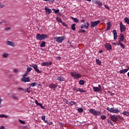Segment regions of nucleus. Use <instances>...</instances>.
I'll return each mask as SVG.
<instances>
[{"label": "nucleus", "instance_id": "1", "mask_svg": "<svg viewBox=\"0 0 129 129\" xmlns=\"http://www.w3.org/2000/svg\"><path fill=\"white\" fill-rule=\"evenodd\" d=\"M70 75L74 77V79H78V78H81V74L76 73V72H71Z\"/></svg>", "mask_w": 129, "mask_h": 129}, {"label": "nucleus", "instance_id": "2", "mask_svg": "<svg viewBox=\"0 0 129 129\" xmlns=\"http://www.w3.org/2000/svg\"><path fill=\"white\" fill-rule=\"evenodd\" d=\"M107 110L113 113H119V112H120V111L117 109H113V108H110L109 107H107Z\"/></svg>", "mask_w": 129, "mask_h": 129}, {"label": "nucleus", "instance_id": "3", "mask_svg": "<svg viewBox=\"0 0 129 129\" xmlns=\"http://www.w3.org/2000/svg\"><path fill=\"white\" fill-rule=\"evenodd\" d=\"M54 40H56V42L57 43H62V41H64L65 40V37L64 36H61V37H55Z\"/></svg>", "mask_w": 129, "mask_h": 129}, {"label": "nucleus", "instance_id": "4", "mask_svg": "<svg viewBox=\"0 0 129 129\" xmlns=\"http://www.w3.org/2000/svg\"><path fill=\"white\" fill-rule=\"evenodd\" d=\"M90 112H91V113H92V114H93L94 115H100L101 114L100 112L96 111L93 109H91L90 110Z\"/></svg>", "mask_w": 129, "mask_h": 129}, {"label": "nucleus", "instance_id": "5", "mask_svg": "<svg viewBox=\"0 0 129 129\" xmlns=\"http://www.w3.org/2000/svg\"><path fill=\"white\" fill-rule=\"evenodd\" d=\"M120 30L121 33L124 32V31L126 30V27H125V26L123 25V24H122L121 22L120 23Z\"/></svg>", "mask_w": 129, "mask_h": 129}, {"label": "nucleus", "instance_id": "6", "mask_svg": "<svg viewBox=\"0 0 129 129\" xmlns=\"http://www.w3.org/2000/svg\"><path fill=\"white\" fill-rule=\"evenodd\" d=\"M98 24H100V21L98 20L95 22H91V28H95V26H97Z\"/></svg>", "mask_w": 129, "mask_h": 129}, {"label": "nucleus", "instance_id": "7", "mask_svg": "<svg viewBox=\"0 0 129 129\" xmlns=\"http://www.w3.org/2000/svg\"><path fill=\"white\" fill-rule=\"evenodd\" d=\"M110 118L111 120H112L114 122H116V121H117L118 118L117 115H112L110 116Z\"/></svg>", "mask_w": 129, "mask_h": 129}, {"label": "nucleus", "instance_id": "8", "mask_svg": "<svg viewBox=\"0 0 129 129\" xmlns=\"http://www.w3.org/2000/svg\"><path fill=\"white\" fill-rule=\"evenodd\" d=\"M42 66H47V67H49V66H51L52 65V62H42L41 63Z\"/></svg>", "mask_w": 129, "mask_h": 129}, {"label": "nucleus", "instance_id": "9", "mask_svg": "<svg viewBox=\"0 0 129 129\" xmlns=\"http://www.w3.org/2000/svg\"><path fill=\"white\" fill-rule=\"evenodd\" d=\"M86 25H81V29H88L89 28V23L86 22Z\"/></svg>", "mask_w": 129, "mask_h": 129}, {"label": "nucleus", "instance_id": "10", "mask_svg": "<svg viewBox=\"0 0 129 129\" xmlns=\"http://www.w3.org/2000/svg\"><path fill=\"white\" fill-rule=\"evenodd\" d=\"M55 80H58V81L63 82V81H65V78H64L62 76L56 77Z\"/></svg>", "mask_w": 129, "mask_h": 129}, {"label": "nucleus", "instance_id": "11", "mask_svg": "<svg viewBox=\"0 0 129 129\" xmlns=\"http://www.w3.org/2000/svg\"><path fill=\"white\" fill-rule=\"evenodd\" d=\"M7 45H8V46H11L12 47H15L16 46V44H15V43L11 41H8L7 42Z\"/></svg>", "mask_w": 129, "mask_h": 129}, {"label": "nucleus", "instance_id": "12", "mask_svg": "<svg viewBox=\"0 0 129 129\" xmlns=\"http://www.w3.org/2000/svg\"><path fill=\"white\" fill-rule=\"evenodd\" d=\"M21 81H22V82H24V83H26V82H30V79L29 78V77H23L21 79Z\"/></svg>", "mask_w": 129, "mask_h": 129}, {"label": "nucleus", "instance_id": "13", "mask_svg": "<svg viewBox=\"0 0 129 129\" xmlns=\"http://www.w3.org/2000/svg\"><path fill=\"white\" fill-rule=\"evenodd\" d=\"M93 89L95 92H101L102 91L101 89L97 87H93Z\"/></svg>", "mask_w": 129, "mask_h": 129}, {"label": "nucleus", "instance_id": "14", "mask_svg": "<svg viewBox=\"0 0 129 129\" xmlns=\"http://www.w3.org/2000/svg\"><path fill=\"white\" fill-rule=\"evenodd\" d=\"M49 88H51V89H53V90H55L56 88H57V85H56L55 84H51L49 85Z\"/></svg>", "mask_w": 129, "mask_h": 129}, {"label": "nucleus", "instance_id": "15", "mask_svg": "<svg viewBox=\"0 0 129 129\" xmlns=\"http://www.w3.org/2000/svg\"><path fill=\"white\" fill-rule=\"evenodd\" d=\"M124 40V35L123 34H121L119 35V38L118 42H122Z\"/></svg>", "mask_w": 129, "mask_h": 129}, {"label": "nucleus", "instance_id": "16", "mask_svg": "<svg viewBox=\"0 0 129 129\" xmlns=\"http://www.w3.org/2000/svg\"><path fill=\"white\" fill-rule=\"evenodd\" d=\"M105 48L107 49L108 50H111L112 49V47H111V45L109 44V43H107L105 45Z\"/></svg>", "mask_w": 129, "mask_h": 129}, {"label": "nucleus", "instance_id": "17", "mask_svg": "<svg viewBox=\"0 0 129 129\" xmlns=\"http://www.w3.org/2000/svg\"><path fill=\"white\" fill-rule=\"evenodd\" d=\"M113 33L114 36V40H116L117 39V32H116V30H113Z\"/></svg>", "mask_w": 129, "mask_h": 129}, {"label": "nucleus", "instance_id": "18", "mask_svg": "<svg viewBox=\"0 0 129 129\" xmlns=\"http://www.w3.org/2000/svg\"><path fill=\"white\" fill-rule=\"evenodd\" d=\"M45 12L46 13L49 15L51 13H52V10L50 9H49L47 7H45Z\"/></svg>", "mask_w": 129, "mask_h": 129}, {"label": "nucleus", "instance_id": "19", "mask_svg": "<svg viewBox=\"0 0 129 129\" xmlns=\"http://www.w3.org/2000/svg\"><path fill=\"white\" fill-rule=\"evenodd\" d=\"M36 39H37V40H39V41H42V35L40 34H37L36 35Z\"/></svg>", "mask_w": 129, "mask_h": 129}, {"label": "nucleus", "instance_id": "20", "mask_svg": "<svg viewBox=\"0 0 129 129\" xmlns=\"http://www.w3.org/2000/svg\"><path fill=\"white\" fill-rule=\"evenodd\" d=\"M111 27V24H110L109 22L107 23V28L106 29V31H108Z\"/></svg>", "mask_w": 129, "mask_h": 129}, {"label": "nucleus", "instance_id": "21", "mask_svg": "<svg viewBox=\"0 0 129 129\" xmlns=\"http://www.w3.org/2000/svg\"><path fill=\"white\" fill-rule=\"evenodd\" d=\"M48 38V36L46 34H42L41 35V41L42 40H45Z\"/></svg>", "mask_w": 129, "mask_h": 129}, {"label": "nucleus", "instance_id": "22", "mask_svg": "<svg viewBox=\"0 0 129 129\" xmlns=\"http://www.w3.org/2000/svg\"><path fill=\"white\" fill-rule=\"evenodd\" d=\"M127 72V69H123L119 71L120 74H123V73H126Z\"/></svg>", "mask_w": 129, "mask_h": 129}, {"label": "nucleus", "instance_id": "23", "mask_svg": "<svg viewBox=\"0 0 129 129\" xmlns=\"http://www.w3.org/2000/svg\"><path fill=\"white\" fill-rule=\"evenodd\" d=\"M75 26H76V24H73L71 26V29L73 30V31H76V28L75 27Z\"/></svg>", "mask_w": 129, "mask_h": 129}, {"label": "nucleus", "instance_id": "24", "mask_svg": "<svg viewBox=\"0 0 129 129\" xmlns=\"http://www.w3.org/2000/svg\"><path fill=\"white\" fill-rule=\"evenodd\" d=\"M122 114H123V115H126V116H129V111H125L122 112Z\"/></svg>", "mask_w": 129, "mask_h": 129}, {"label": "nucleus", "instance_id": "25", "mask_svg": "<svg viewBox=\"0 0 129 129\" xmlns=\"http://www.w3.org/2000/svg\"><path fill=\"white\" fill-rule=\"evenodd\" d=\"M56 20L57 22H58V23H61L62 22V19H61V18H60L58 17H56Z\"/></svg>", "mask_w": 129, "mask_h": 129}, {"label": "nucleus", "instance_id": "26", "mask_svg": "<svg viewBox=\"0 0 129 129\" xmlns=\"http://www.w3.org/2000/svg\"><path fill=\"white\" fill-rule=\"evenodd\" d=\"M124 21L126 24H127V25H129V19L128 18L126 17L124 19Z\"/></svg>", "mask_w": 129, "mask_h": 129}, {"label": "nucleus", "instance_id": "27", "mask_svg": "<svg viewBox=\"0 0 129 129\" xmlns=\"http://www.w3.org/2000/svg\"><path fill=\"white\" fill-rule=\"evenodd\" d=\"M2 56L3 58H8L9 57V54L8 53H4L3 55Z\"/></svg>", "mask_w": 129, "mask_h": 129}, {"label": "nucleus", "instance_id": "28", "mask_svg": "<svg viewBox=\"0 0 129 129\" xmlns=\"http://www.w3.org/2000/svg\"><path fill=\"white\" fill-rule=\"evenodd\" d=\"M72 20L75 22V23H79V20L75 18L74 17H72Z\"/></svg>", "mask_w": 129, "mask_h": 129}, {"label": "nucleus", "instance_id": "29", "mask_svg": "<svg viewBox=\"0 0 129 129\" xmlns=\"http://www.w3.org/2000/svg\"><path fill=\"white\" fill-rule=\"evenodd\" d=\"M96 62L98 65H101V61L99 59H96Z\"/></svg>", "mask_w": 129, "mask_h": 129}, {"label": "nucleus", "instance_id": "30", "mask_svg": "<svg viewBox=\"0 0 129 129\" xmlns=\"http://www.w3.org/2000/svg\"><path fill=\"white\" fill-rule=\"evenodd\" d=\"M84 80H80L79 84L80 85H84L85 84Z\"/></svg>", "mask_w": 129, "mask_h": 129}, {"label": "nucleus", "instance_id": "31", "mask_svg": "<svg viewBox=\"0 0 129 129\" xmlns=\"http://www.w3.org/2000/svg\"><path fill=\"white\" fill-rule=\"evenodd\" d=\"M0 117H1V118H3V117L8 118V116L5 114H0Z\"/></svg>", "mask_w": 129, "mask_h": 129}, {"label": "nucleus", "instance_id": "32", "mask_svg": "<svg viewBox=\"0 0 129 129\" xmlns=\"http://www.w3.org/2000/svg\"><path fill=\"white\" fill-rule=\"evenodd\" d=\"M86 32V31H85V30L84 29H80L78 31V33H85Z\"/></svg>", "mask_w": 129, "mask_h": 129}, {"label": "nucleus", "instance_id": "33", "mask_svg": "<svg viewBox=\"0 0 129 129\" xmlns=\"http://www.w3.org/2000/svg\"><path fill=\"white\" fill-rule=\"evenodd\" d=\"M97 4L98 5V6H100V7L102 6V2L100 1H97Z\"/></svg>", "mask_w": 129, "mask_h": 129}, {"label": "nucleus", "instance_id": "34", "mask_svg": "<svg viewBox=\"0 0 129 129\" xmlns=\"http://www.w3.org/2000/svg\"><path fill=\"white\" fill-rule=\"evenodd\" d=\"M46 46V42L43 41L42 42V43H41V44L40 45V47H45Z\"/></svg>", "mask_w": 129, "mask_h": 129}, {"label": "nucleus", "instance_id": "35", "mask_svg": "<svg viewBox=\"0 0 129 129\" xmlns=\"http://www.w3.org/2000/svg\"><path fill=\"white\" fill-rule=\"evenodd\" d=\"M52 11L54 12L55 14H58V13L60 12V10H59V9H57V10H56L55 9H53Z\"/></svg>", "mask_w": 129, "mask_h": 129}, {"label": "nucleus", "instance_id": "36", "mask_svg": "<svg viewBox=\"0 0 129 129\" xmlns=\"http://www.w3.org/2000/svg\"><path fill=\"white\" fill-rule=\"evenodd\" d=\"M33 68H34L35 71L38 69V66L37 64H33Z\"/></svg>", "mask_w": 129, "mask_h": 129}, {"label": "nucleus", "instance_id": "37", "mask_svg": "<svg viewBox=\"0 0 129 129\" xmlns=\"http://www.w3.org/2000/svg\"><path fill=\"white\" fill-rule=\"evenodd\" d=\"M32 69L31 68H28L26 72L29 73L32 71Z\"/></svg>", "mask_w": 129, "mask_h": 129}, {"label": "nucleus", "instance_id": "38", "mask_svg": "<svg viewBox=\"0 0 129 129\" xmlns=\"http://www.w3.org/2000/svg\"><path fill=\"white\" fill-rule=\"evenodd\" d=\"M79 90L80 92H81V93L86 92V90H84L82 89L79 88Z\"/></svg>", "mask_w": 129, "mask_h": 129}, {"label": "nucleus", "instance_id": "39", "mask_svg": "<svg viewBox=\"0 0 129 129\" xmlns=\"http://www.w3.org/2000/svg\"><path fill=\"white\" fill-rule=\"evenodd\" d=\"M107 121L108 122V123L111 124V125H113V123L112 122V121H111V120L109 119H107Z\"/></svg>", "mask_w": 129, "mask_h": 129}, {"label": "nucleus", "instance_id": "40", "mask_svg": "<svg viewBox=\"0 0 129 129\" xmlns=\"http://www.w3.org/2000/svg\"><path fill=\"white\" fill-rule=\"evenodd\" d=\"M70 104L71 106L74 105V104H76V102L71 101V102H70Z\"/></svg>", "mask_w": 129, "mask_h": 129}, {"label": "nucleus", "instance_id": "41", "mask_svg": "<svg viewBox=\"0 0 129 129\" xmlns=\"http://www.w3.org/2000/svg\"><path fill=\"white\" fill-rule=\"evenodd\" d=\"M19 122H20V123H22V124H25V123H26V122H25V121H23L21 119H19Z\"/></svg>", "mask_w": 129, "mask_h": 129}, {"label": "nucleus", "instance_id": "42", "mask_svg": "<svg viewBox=\"0 0 129 129\" xmlns=\"http://www.w3.org/2000/svg\"><path fill=\"white\" fill-rule=\"evenodd\" d=\"M78 111L79 112H82L83 111V108H79L78 109Z\"/></svg>", "mask_w": 129, "mask_h": 129}, {"label": "nucleus", "instance_id": "43", "mask_svg": "<svg viewBox=\"0 0 129 129\" xmlns=\"http://www.w3.org/2000/svg\"><path fill=\"white\" fill-rule=\"evenodd\" d=\"M17 90H20L21 91H25V89L23 88H17Z\"/></svg>", "mask_w": 129, "mask_h": 129}, {"label": "nucleus", "instance_id": "44", "mask_svg": "<svg viewBox=\"0 0 129 129\" xmlns=\"http://www.w3.org/2000/svg\"><path fill=\"white\" fill-rule=\"evenodd\" d=\"M5 7V5L3 4L2 3H0V9H3Z\"/></svg>", "mask_w": 129, "mask_h": 129}, {"label": "nucleus", "instance_id": "45", "mask_svg": "<svg viewBox=\"0 0 129 129\" xmlns=\"http://www.w3.org/2000/svg\"><path fill=\"white\" fill-rule=\"evenodd\" d=\"M119 46H120V47H121L122 49H124V48H125V46H124L123 45V44L121 43H121H120Z\"/></svg>", "mask_w": 129, "mask_h": 129}, {"label": "nucleus", "instance_id": "46", "mask_svg": "<svg viewBox=\"0 0 129 129\" xmlns=\"http://www.w3.org/2000/svg\"><path fill=\"white\" fill-rule=\"evenodd\" d=\"M62 25L63 26V27H66L67 28V24H66L65 22H63V21L61 23Z\"/></svg>", "mask_w": 129, "mask_h": 129}, {"label": "nucleus", "instance_id": "47", "mask_svg": "<svg viewBox=\"0 0 129 129\" xmlns=\"http://www.w3.org/2000/svg\"><path fill=\"white\" fill-rule=\"evenodd\" d=\"M38 106H40L42 109H45V107H44V106H43V104L40 103V104H39V105Z\"/></svg>", "mask_w": 129, "mask_h": 129}, {"label": "nucleus", "instance_id": "48", "mask_svg": "<svg viewBox=\"0 0 129 129\" xmlns=\"http://www.w3.org/2000/svg\"><path fill=\"white\" fill-rule=\"evenodd\" d=\"M28 74H29V73H27L26 72V73L24 75H23V77H24V78L27 77L28 76Z\"/></svg>", "mask_w": 129, "mask_h": 129}, {"label": "nucleus", "instance_id": "49", "mask_svg": "<svg viewBox=\"0 0 129 129\" xmlns=\"http://www.w3.org/2000/svg\"><path fill=\"white\" fill-rule=\"evenodd\" d=\"M12 98H14V99H18V96L16 95H12Z\"/></svg>", "mask_w": 129, "mask_h": 129}, {"label": "nucleus", "instance_id": "50", "mask_svg": "<svg viewBox=\"0 0 129 129\" xmlns=\"http://www.w3.org/2000/svg\"><path fill=\"white\" fill-rule=\"evenodd\" d=\"M35 103H36V104L37 105H38V106H39L40 104V103H39V102H38V101H37V100H36L35 101Z\"/></svg>", "mask_w": 129, "mask_h": 129}, {"label": "nucleus", "instance_id": "51", "mask_svg": "<svg viewBox=\"0 0 129 129\" xmlns=\"http://www.w3.org/2000/svg\"><path fill=\"white\" fill-rule=\"evenodd\" d=\"M101 118L102 119H105L106 118V116H105V115H102V116H101Z\"/></svg>", "mask_w": 129, "mask_h": 129}, {"label": "nucleus", "instance_id": "52", "mask_svg": "<svg viewBox=\"0 0 129 129\" xmlns=\"http://www.w3.org/2000/svg\"><path fill=\"white\" fill-rule=\"evenodd\" d=\"M26 90L27 91V92H28V93H30V92H31L30 88H28Z\"/></svg>", "mask_w": 129, "mask_h": 129}, {"label": "nucleus", "instance_id": "53", "mask_svg": "<svg viewBox=\"0 0 129 129\" xmlns=\"http://www.w3.org/2000/svg\"><path fill=\"white\" fill-rule=\"evenodd\" d=\"M42 120H45L46 119V116L43 115L41 117Z\"/></svg>", "mask_w": 129, "mask_h": 129}, {"label": "nucleus", "instance_id": "54", "mask_svg": "<svg viewBox=\"0 0 129 129\" xmlns=\"http://www.w3.org/2000/svg\"><path fill=\"white\" fill-rule=\"evenodd\" d=\"M104 7H105V8L106 9H107V10H110V9L109 8V7H108V6H107V5H104Z\"/></svg>", "mask_w": 129, "mask_h": 129}, {"label": "nucleus", "instance_id": "55", "mask_svg": "<svg viewBox=\"0 0 129 129\" xmlns=\"http://www.w3.org/2000/svg\"><path fill=\"white\" fill-rule=\"evenodd\" d=\"M35 72H37V73H41V71L39 70V69H37L35 70Z\"/></svg>", "mask_w": 129, "mask_h": 129}, {"label": "nucleus", "instance_id": "56", "mask_svg": "<svg viewBox=\"0 0 129 129\" xmlns=\"http://www.w3.org/2000/svg\"><path fill=\"white\" fill-rule=\"evenodd\" d=\"M5 31H10V30H11V28L10 27H7V28H6L5 29Z\"/></svg>", "mask_w": 129, "mask_h": 129}, {"label": "nucleus", "instance_id": "57", "mask_svg": "<svg viewBox=\"0 0 129 129\" xmlns=\"http://www.w3.org/2000/svg\"><path fill=\"white\" fill-rule=\"evenodd\" d=\"M48 123V125H52V124H53V122H48V123Z\"/></svg>", "mask_w": 129, "mask_h": 129}, {"label": "nucleus", "instance_id": "58", "mask_svg": "<svg viewBox=\"0 0 129 129\" xmlns=\"http://www.w3.org/2000/svg\"><path fill=\"white\" fill-rule=\"evenodd\" d=\"M14 71L15 73H18V69H15L14 70Z\"/></svg>", "mask_w": 129, "mask_h": 129}, {"label": "nucleus", "instance_id": "59", "mask_svg": "<svg viewBox=\"0 0 129 129\" xmlns=\"http://www.w3.org/2000/svg\"><path fill=\"white\" fill-rule=\"evenodd\" d=\"M37 84H38L37 83H33V86H36V85H37Z\"/></svg>", "mask_w": 129, "mask_h": 129}, {"label": "nucleus", "instance_id": "60", "mask_svg": "<svg viewBox=\"0 0 129 129\" xmlns=\"http://www.w3.org/2000/svg\"><path fill=\"white\" fill-rule=\"evenodd\" d=\"M0 129H5L4 126H0Z\"/></svg>", "mask_w": 129, "mask_h": 129}, {"label": "nucleus", "instance_id": "61", "mask_svg": "<svg viewBox=\"0 0 129 129\" xmlns=\"http://www.w3.org/2000/svg\"><path fill=\"white\" fill-rule=\"evenodd\" d=\"M120 43H121V42H117V43H116V45H120Z\"/></svg>", "mask_w": 129, "mask_h": 129}, {"label": "nucleus", "instance_id": "62", "mask_svg": "<svg viewBox=\"0 0 129 129\" xmlns=\"http://www.w3.org/2000/svg\"><path fill=\"white\" fill-rule=\"evenodd\" d=\"M2 101H3V100L2 99V98L0 97V104H2Z\"/></svg>", "mask_w": 129, "mask_h": 129}, {"label": "nucleus", "instance_id": "63", "mask_svg": "<svg viewBox=\"0 0 129 129\" xmlns=\"http://www.w3.org/2000/svg\"><path fill=\"white\" fill-rule=\"evenodd\" d=\"M43 121H44V122H45V123H48V121L47 120H44Z\"/></svg>", "mask_w": 129, "mask_h": 129}, {"label": "nucleus", "instance_id": "64", "mask_svg": "<svg viewBox=\"0 0 129 129\" xmlns=\"http://www.w3.org/2000/svg\"><path fill=\"white\" fill-rule=\"evenodd\" d=\"M75 90L76 91V92H78V91H79V89H76Z\"/></svg>", "mask_w": 129, "mask_h": 129}]
</instances>
